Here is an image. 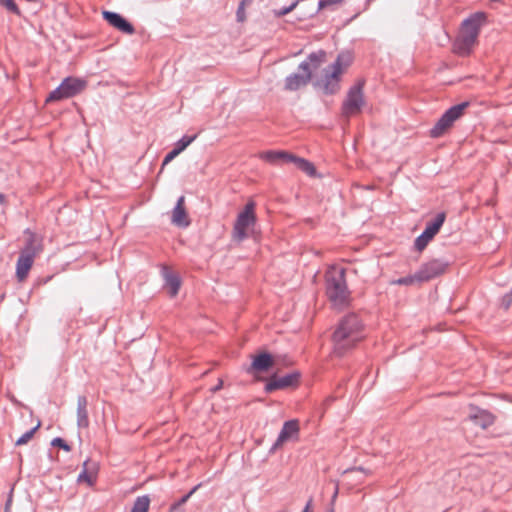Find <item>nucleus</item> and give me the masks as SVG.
<instances>
[{"label":"nucleus","mask_w":512,"mask_h":512,"mask_svg":"<svg viewBox=\"0 0 512 512\" xmlns=\"http://www.w3.org/2000/svg\"><path fill=\"white\" fill-rule=\"evenodd\" d=\"M363 324L356 314L343 317L333 333L334 353L342 356L363 338Z\"/></svg>","instance_id":"f257e3e1"},{"label":"nucleus","mask_w":512,"mask_h":512,"mask_svg":"<svg viewBox=\"0 0 512 512\" xmlns=\"http://www.w3.org/2000/svg\"><path fill=\"white\" fill-rule=\"evenodd\" d=\"M485 22V14L477 12L462 22L459 35L457 36L453 50L460 56H467L477 44L480 29Z\"/></svg>","instance_id":"f03ea898"},{"label":"nucleus","mask_w":512,"mask_h":512,"mask_svg":"<svg viewBox=\"0 0 512 512\" xmlns=\"http://www.w3.org/2000/svg\"><path fill=\"white\" fill-rule=\"evenodd\" d=\"M326 294L331 304L336 308H343L350 299L348 291L345 270L342 268H332L326 273Z\"/></svg>","instance_id":"7ed1b4c3"},{"label":"nucleus","mask_w":512,"mask_h":512,"mask_svg":"<svg viewBox=\"0 0 512 512\" xmlns=\"http://www.w3.org/2000/svg\"><path fill=\"white\" fill-rule=\"evenodd\" d=\"M351 57L349 54H340L336 61L324 70L322 87L327 94H334L339 89L340 76L349 66Z\"/></svg>","instance_id":"20e7f679"},{"label":"nucleus","mask_w":512,"mask_h":512,"mask_svg":"<svg viewBox=\"0 0 512 512\" xmlns=\"http://www.w3.org/2000/svg\"><path fill=\"white\" fill-rule=\"evenodd\" d=\"M470 106L468 101L454 105L449 108L430 130L432 138L443 136L457 121L464 115L465 110Z\"/></svg>","instance_id":"39448f33"},{"label":"nucleus","mask_w":512,"mask_h":512,"mask_svg":"<svg viewBox=\"0 0 512 512\" xmlns=\"http://www.w3.org/2000/svg\"><path fill=\"white\" fill-rule=\"evenodd\" d=\"M255 203L249 201L243 211H241L236 219L233 227V238L238 242L243 241L248 237L249 232L253 229L256 223Z\"/></svg>","instance_id":"423d86ee"},{"label":"nucleus","mask_w":512,"mask_h":512,"mask_svg":"<svg viewBox=\"0 0 512 512\" xmlns=\"http://www.w3.org/2000/svg\"><path fill=\"white\" fill-rule=\"evenodd\" d=\"M87 82L80 78L67 77L47 97V102L60 101L71 98L81 93L86 88Z\"/></svg>","instance_id":"0eeeda50"},{"label":"nucleus","mask_w":512,"mask_h":512,"mask_svg":"<svg viewBox=\"0 0 512 512\" xmlns=\"http://www.w3.org/2000/svg\"><path fill=\"white\" fill-rule=\"evenodd\" d=\"M364 103L363 83L358 82L356 85L351 87L347 93L342 104V116L350 118L351 116L359 114Z\"/></svg>","instance_id":"6e6552de"},{"label":"nucleus","mask_w":512,"mask_h":512,"mask_svg":"<svg viewBox=\"0 0 512 512\" xmlns=\"http://www.w3.org/2000/svg\"><path fill=\"white\" fill-rule=\"evenodd\" d=\"M299 435V423L297 420H289L286 421L278 435L277 440L271 447V452H275L280 447L284 445V443L292 440H296Z\"/></svg>","instance_id":"1a4fd4ad"},{"label":"nucleus","mask_w":512,"mask_h":512,"mask_svg":"<svg viewBox=\"0 0 512 512\" xmlns=\"http://www.w3.org/2000/svg\"><path fill=\"white\" fill-rule=\"evenodd\" d=\"M448 267V262H444L439 259L431 260L423 264L418 270V277L420 281H429L441 274H443Z\"/></svg>","instance_id":"9d476101"},{"label":"nucleus","mask_w":512,"mask_h":512,"mask_svg":"<svg viewBox=\"0 0 512 512\" xmlns=\"http://www.w3.org/2000/svg\"><path fill=\"white\" fill-rule=\"evenodd\" d=\"M299 378L300 374L297 372L289 373L280 377L274 375L269 379V381L265 385V391L267 393H271L275 390L294 387L298 384Z\"/></svg>","instance_id":"9b49d317"},{"label":"nucleus","mask_w":512,"mask_h":512,"mask_svg":"<svg viewBox=\"0 0 512 512\" xmlns=\"http://www.w3.org/2000/svg\"><path fill=\"white\" fill-rule=\"evenodd\" d=\"M299 69L303 71L301 74H291L285 79L286 90L295 91L301 86L306 85L311 79V70L309 68V64L306 61L299 65Z\"/></svg>","instance_id":"f8f14e48"},{"label":"nucleus","mask_w":512,"mask_h":512,"mask_svg":"<svg viewBox=\"0 0 512 512\" xmlns=\"http://www.w3.org/2000/svg\"><path fill=\"white\" fill-rule=\"evenodd\" d=\"M103 18L114 28L118 29L122 33L132 35L135 29L131 23H129L124 17L116 12L103 11Z\"/></svg>","instance_id":"ddd939ff"},{"label":"nucleus","mask_w":512,"mask_h":512,"mask_svg":"<svg viewBox=\"0 0 512 512\" xmlns=\"http://www.w3.org/2000/svg\"><path fill=\"white\" fill-rule=\"evenodd\" d=\"M171 222L177 227H188L190 225V219L185 209V197L180 196L176 202V205L171 213Z\"/></svg>","instance_id":"4468645a"},{"label":"nucleus","mask_w":512,"mask_h":512,"mask_svg":"<svg viewBox=\"0 0 512 512\" xmlns=\"http://www.w3.org/2000/svg\"><path fill=\"white\" fill-rule=\"evenodd\" d=\"M469 419L477 426L486 429L494 423V416L486 410L471 408Z\"/></svg>","instance_id":"2eb2a0df"},{"label":"nucleus","mask_w":512,"mask_h":512,"mask_svg":"<svg viewBox=\"0 0 512 512\" xmlns=\"http://www.w3.org/2000/svg\"><path fill=\"white\" fill-rule=\"evenodd\" d=\"M27 234V239L24 248L21 250L20 254L27 255L35 258L37 254L42 251L41 239L34 233L30 231L25 232Z\"/></svg>","instance_id":"dca6fc26"},{"label":"nucleus","mask_w":512,"mask_h":512,"mask_svg":"<svg viewBox=\"0 0 512 512\" xmlns=\"http://www.w3.org/2000/svg\"><path fill=\"white\" fill-rule=\"evenodd\" d=\"M34 259L35 258L30 257L29 254H20L16 263V277L18 281L22 282L27 278L28 273L34 263Z\"/></svg>","instance_id":"f3484780"},{"label":"nucleus","mask_w":512,"mask_h":512,"mask_svg":"<svg viewBox=\"0 0 512 512\" xmlns=\"http://www.w3.org/2000/svg\"><path fill=\"white\" fill-rule=\"evenodd\" d=\"M88 400L86 396H78L77 398V426L79 428H87L89 426L88 418Z\"/></svg>","instance_id":"a211bd4d"},{"label":"nucleus","mask_w":512,"mask_h":512,"mask_svg":"<svg viewBox=\"0 0 512 512\" xmlns=\"http://www.w3.org/2000/svg\"><path fill=\"white\" fill-rule=\"evenodd\" d=\"M163 277L165 279V285L168 288L170 296H176L181 286V281L178 275L171 272L167 267H164Z\"/></svg>","instance_id":"6ab92c4d"},{"label":"nucleus","mask_w":512,"mask_h":512,"mask_svg":"<svg viewBox=\"0 0 512 512\" xmlns=\"http://www.w3.org/2000/svg\"><path fill=\"white\" fill-rule=\"evenodd\" d=\"M260 158L271 164L279 162L289 163L291 159H294V155L284 151H265L260 153Z\"/></svg>","instance_id":"aec40b11"},{"label":"nucleus","mask_w":512,"mask_h":512,"mask_svg":"<svg viewBox=\"0 0 512 512\" xmlns=\"http://www.w3.org/2000/svg\"><path fill=\"white\" fill-rule=\"evenodd\" d=\"M97 466L94 462H90L89 460L85 461L83 464V470L79 474L77 481L78 482H86L89 486H92L95 482Z\"/></svg>","instance_id":"412c9836"},{"label":"nucleus","mask_w":512,"mask_h":512,"mask_svg":"<svg viewBox=\"0 0 512 512\" xmlns=\"http://www.w3.org/2000/svg\"><path fill=\"white\" fill-rule=\"evenodd\" d=\"M445 218V213H438L433 221L427 223L426 228L423 231V233H425V236H429L433 239L434 236L439 232L440 228L442 227Z\"/></svg>","instance_id":"4be33fe9"},{"label":"nucleus","mask_w":512,"mask_h":512,"mask_svg":"<svg viewBox=\"0 0 512 512\" xmlns=\"http://www.w3.org/2000/svg\"><path fill=\"white\" fill-rule=\"evenodd\" d=\"M272 366L273 359L268 353H262L256 356L252 362L253 369L259 372H265Z\"/></svg>","instance_id":"5701e85b"},{"label":"nucleus","mask_w":512,"mask_h":512,"mask_svg":"<svg viewBox=\"0 0 512 512\" xmlns=\"http://www.w3.org/2000/svg\"><path fill=\"white\" fill-rule=\"evenodd\" d=\"M290 162L294 163L298 169L310 176L315 174V167L313 164L303 158H299L294 155V159H291Z\"/></svg>","instance_id":"b1692460"},{"label":"nucleus","mask_w":512,"mask_h":512,"mask_svg":"<svg viewBox=\"0 0 512 512\" xmlns=\"http://www.w3.org/2000/svg\"><path fill=\"white\" fill-rule=\"evenodd\" d=\"M150 507V498L147 495L137 497L131 512H148Z\"/></svg>","instance_id":"393cba45"},{"label":"nucleus","mask_w":512,"mask_h":512,"mask_svg":"<svg viewBox=\"0 0 512 512\" xmlns=\"http://www.w3.org/2000/svg\"><path fill=\"white\" fill-rule=\"evenodd\" d=\"M326 53L322 50L311 53L308 57L309 66L311 65L314 69L318 68L323 62H325Z\"/></svg>","instance_id":"a878e982"},{"label":"nucleus","mask_w":512,"mask_h":512,"mask_svg":"<svg viewBox=\"0 0 512 512\" xmlns=\"http://www.w3.org/2000/svg\"><path fill=\"white\" fill-rule=\"evenodd\" d=\"M196 137H197V135H193V136L185 135L179 141H177L174 148L180 154L196 139Z\"/></svg>","instance_id":"bb28decb"},{"label":"nucleus","mask_w":512,"mask_h":512,"mask_svg":"<svg viewBox=\"0 0 512 512\" xmlns=\"http://www.w3.org/2000/svg\"><path fill=\"white\" fill-rule=\"evenodd\" d=\"M422 282L423 281H420V277H418V271L416 273H414L413 275L401 277V278L397 279L396 281H394L395 284L406 285V286L413 285L416 283H422Z\"/></svg>","instance_id":"cd10ccee"},{"label":"nucleus","mask_w":512,"mask_h":512,"mask_svg":"<svg viewBox=\"0 0 512 512\" xmlns=\"http://www.w3.org/2000/svg\"><path fill=\"white\" fill-rule=\"evenodd\" d=\"M39 427H40V422H38V424L35 427H33L29 431L25 432L20 438H18L16 441V445L21 446V445L27 444L33 438L35 432L37 431V429Z\"/></svg>","instance_id":"c85d7f7f"},{"label":"nucleus","mask_w":512,"mask_h":512,"mask_svg":"<svg viewBox=\"0 0 512 512\" xmlns=\"http://www.w3.org/2000/svg\"><path fill=\"white\" fill-rule=\"evenodd\" d=\"M199 486H195L188 494L184 495L181 499H179L177 502H175L171 508L170 512H178L182 505H184L188 499L195 493V491L198 489Z\"/></svg>","instance_id":"c756f323"},{"label":"nucleus","mask_w":512,"mask_h":512,"mask_svg":"<svg viewBox=\"0 0 512 512\" xmlns=\"http://www.w3.org/2000/svg\"><path fill=\"white\" fill-rule=\"evenodd\" d=\"M0 5L13 14L20 15L21 13L14 0H0Z\"/></svg>","instance_id":"7c9ffc66"},{"label":"nucleus","mask_w":512,"mask_h":512,"mask_svg":"<svg viewBox=\"0 0 512 512\" xmlns=\"http://www.w3.org/2000/svg\"><path fill=\"white\" fill-rule=\"evenodd\" d=\"M432 240L431 237L429 236H425V233L422 232L421 235H419L416 240H415V248L418 250V251H422L423 249L426 248V246L428 245V243Z\"/></svg>","instance_id":"2f4dec72"},{"label":"nucleus","mask_w":512,"mask_h":512,"mask_svg":"<svg viewBox=\"0 0 512 512\" xmlns=\"http://www.w3.org/2000/svg\"><path fill=\"white\" fill-rule=\"evenodd\" d=\"M343 1L344 0H320L318 3V8L315 11H313L309 16L312 17L315 14H317L320 10L332 5L341 4Z\"/></svg>","instance_id":"473e14b6"},{"label":"nucleus","mask_w":512,"mask_h":512,"mask_svg":"<svg viewBox=\"0 0 512 512\" xmlns=\"http://www.w3.org/2000/svg\"><path fill=\"white\" fill-rule=\"evenodd\" d=\"M299 2H300V0H297V1L293 2L289 6L282 7L279 10H276L275 11V15L278 16V17H282V16H285V15L289 14L290 12H292L296 8V6L298 5Z\"/></svg>","instance_id":"72a5a7b5"},{"label":"nucleus","mask_w":512,"mask_h":512,"mask_svg":"<svg viewBox=\"0 0 512 512\" xmlns=\"http://www.w3.org/2000/svg\"><path fill=\"white\" fill-rule=\"evenodd\" d=\"M247 2V0H242L237 8L236 18L238 22H244L246 19L245 6Z\"/></svg>","instance_id":"f704fd0d"},{"label":"nucleus","mask_w":512,"mask_h":512,"mask_svg":"<svg viewBox=\"0 0 512 512\" xmlns=\"http://www.w3.org/2000/svg\"><path fill=\"white\" fill-rule=\"evenodd\" d=\"M346 473L349 477H352V480L354 481L362 480L363 470L361 468L348 470Z\"/></svg>","instance_id":"c9c22d12"},{"label":"nucleus","mask_w":512,"mask_h":512,"mask_svg":"<svg viewBox=\"0 0 512 512\" xmlns=\"http://www.w3.org/2000/svg\"><path fill=\"white\" fill-rule=\"evenodd\" d=\"M51 445L55 447H60L66 451L71 450L70 446L62 438L59 437L54 438L51 442Z\"/></svg>","instance_id":"e433bc0d"},{"label":"nucleus","mask_w":512,"mask_h":512,"mask_svg":"<svg viewBox=\"0 0 512 512\" xmlns=\"http://www.w3.org/2000/svg\"><path fill=\"white\" fill-rule=\"evenodd\" d=\"M179 155L178 151L173 148L164 158L162 165L168 164L170 161H172L175 157Z\"/></svg>","instance_id":"4c0bfd02"},{"label":"nucleus","mask_w":512,"mask_h":512,"mask_svg":"<svg viewBox=\"0 0 512 512\" xmlns=\"http://www.w3.org/2000/svg\"><path fill=\"white\" fill-rule=\"evenodd\" d=\"M503 304L506 308L510 306L511 303H509V298H506V295L503 297Z\"/></svg>","instance_id":"58836bf2"},{"label":"nucleus","mask_w":512,"mask_h":512,"mask_svg":"<svg viewBox=\"0 0 512 512\" xmlns=\"http://www.w3.org/2000/svg\"><path fill=\"white\" fill-rule=\"evenodd\" d=\"M310 505H311V500L307 503L306 507L304 508V510L302 512H309Z\"/></svg>","instance_id":"ea45409f"},{"label":"nucleus","mask_w":512,"mask_h":512,"mask_svg":"<svg viewBox=\"0 0 512 512\" xmlns=\"http://www.w3.org/2000/svg\"><path fill=\"white\" fill-rule=\"evenodd\" d=\"M338 495V486L335 487V491H334V494H333V497H332V500L334 501L335 498L337 497Z\"/></svg>","instance_id":"a19ab883"},{"label":"nucleus","mask_w":512,"mask_h":512,"mask_svg":"<svg viewBox=\"0 0 512 512\" xmlns=\"http://www.w3.org/2000/svg\"><path fill=\"white\" fill-rule=\"evenodd\" d=\"M4 200H5V196L2 193H0V203H3Z\"/></svg>","instance_id":"79ce46f5"},{"label":"nucleus","mask_w":512,"mask_h":512,"mask_svg":"<svg viewBox=\"0 0 512 512\" xmlns=\"http://www.w3.org/2000/svg\"><path fill=\"white\" fill-rule=\"evenodd\" d=\"M221 385H222L221 383H220V384H217V386L213 389V391H217V390H219V389L221 388Z\"/></svg>","instance_id":"37998d69"},{"label":"nucleus","mask_w":512,"mask_h":512,"mask_svg":"<svg viewBox=\"0 0 512 512\" xmlns=\"http://www.w3.org/2000/svg\"><path fill=\"white\" fill-rule=\"evenodd\" d=\"M278 512H286L285 510H282V511H278Z\"/></svg>","instance_id":"c03bdc74"}]
</instances>
